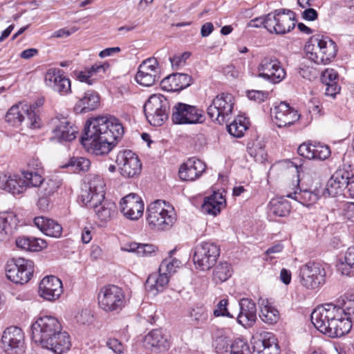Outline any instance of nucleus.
Returning a JSON list of instances; mask_svg holds the SVG:
<instances>
[{
  "label": "nucleus",
  "mask_w": 354,
  "mask_h": 354,
  "mask_svg": "<svg viewBox=\"0 0 354 354\" xmlns=\"http://www.w3.org/2000/svg\"><path fill=\"white\" fill-rule=\"evenodd\" d=\"M124 134V128L115 117L88 120L81 136L82 145L96 155L109 153Z\"/></svg>",
  "instance_id": "f257e3e1"
},
{
  "label": "nucleus",
  "mask_w": 354,
  "mask_h": 354,
  "mask_svg": "<svg viewBox=\"0 0 354 354\" xmlns=\"http://www.w3.org/2000/svg\"><path fill=\"white\" fill-rule=\"evenodd\" d=\"M31 330L32 339L42 348L55 354H62L70 349V337L66 332L62 330V325L55 317L46 315L39 317L32 324Z\"/></svg>",
  "instance_id": "f03ea898"
},
{
  "label": "nucleus",
  "mask_w": 354,
  "mask_h": 354,
  "mask_svg": "<svg viewBox=\"0 0 354 354\" xmlns=\"http://www.w3.org/2000/svg\"><path fill=\"white\" fill-rule=\"evenodd\" d=\"M344 310L339 306L328 303L317 307L311 313V322L321 333L330 337L348 333L349 322H342Z\"/></svg>",
  "instance_id": "7ed1b4c3"
},
{
  "label": "nucleus",
  "mask_w": 354,
  "mask_h": 354,
  "mask_svg": "<svg viewBox=\"0 0 354 354\" xmlns=\"http://www.w3.org/2000/svg\"><path fill=\"white\" fill-rule=\"evenodd\" d=\"M104 186L103 180L95 176L88 182V188L81 195L84 204L93 208L102 222L110 221L117 212L115 203L105 198Z\"/></svg>",
  "instance_id": "20e7f679"
},
{
  "label": "nucleus",
  "mask_w": 354,
  "mask_h": 354,
  "mask_svg": "<svg viewBox=\"0 0 354 354\" xmlns=\"http://www.w3.org/2000/svg\"><path fill=\"white\" fill-rule=\"evenodd\" d=\"M164 201L151 203L147 209V221L151 228L158 230H169L176 221L174 208L165 209Z\"/></svg>",
  "instance_id": "39448f33"
},
{
  "label": "nucleus",
  "mask_w": 354,
  "mask_h": 354,
  "mask_svg": "<svg viewBox=\"0 0 354 354\" xmlns=\"http://www.w3.org/2000/svg\"><path fill=\"white\" fill-rule=\"evenodd\" d=\"M35 108L22 102L15 104L7 111L5 120L15 127H18L24 122L27 127L39 129L41 126V120L34 110Z\"/></svg>",
  "instance_id": "423d86ee"
},
{
  "label": "nucleus",
  "mask_w": 354,
  "mask_h": 354,
  "mask_svg": "<svg viewBox=\"0 0 354 354\" xmlns=\"http://www.w3.org/2000/svg\"><path fill=\"white\" fill-rule=\"evenodd\" d=\"M170 104L169 100L161 94L151 95L143 106V111L151 125L160 127L169 118Z\"/></svg>",
  "instance_id": "0eeeda50"
},
{
  "label": "nucleus",
  "mask_w": 354,
  "mask_h": 354,
  "mask_svg": "<svg viewBox=\"0 0 354 354\" xmlns=\"http://www.w3.org/2000/svg\"><path fill=\"white\" fill-rule=\"evenodd\" d=\"M235 99L229 93L218 94L207 108V113L215 123L223 124L227 123L234 111Z\"/></svg>",
  "instance_id": "6e6552de"
},
{
  "label": "nucleus",
  "mask_w": 354,
  "mask_h": 354,
  "mask_svg": "<svg viewBox=\"0 0 354 354\" xmlns=\"http://www.w3.org/2000/svg\"><path fill=\"white\" fill-rule=\"evenodd\" d=\"M97 299L100 308L106 313H119L125 306L124 293L115 285L102 287Z\"/></svg>",
  "instance_id": "1a4fd4ad"
},
{
  "label": "nucleus",
  "mask_w": 354,
  "mask_h": 354,
  "mask_svg": "<svg viewBox=\"0 0 354 354\" xmlns=\"http://www.w3.org/2000/svg\"><path fill=\"white\" fill-rule=\"evenodd\" d=\"M296 14L291 10L280 8L268 13V27L270 33L285 35L296 26Z\"/></svg>",
  "instance_id": "9d476101"
},
{
  "label": "nucleus",
  "mask_w": 354,
  "mask_h": 354,
  "mask_svg": "<svg viewBox=\"0 0 354 354\" xmlns=\"http://www.w3.org/2000/svg\"><path fill=\"white\" fill-rule=\"evenodd\" d=\"M220 256V247L215 243L205 241L198 244L194 250L193 261L202 270H208Z\"/></svg>",
  "instance_id": "9b49d317"
},
{
  "label": "nucleus",
  "mask_w": 354,
  "mask_h": 354,
  "mask_svg": "<svg viewBox=\"0 0 354 354\" xmlns=\"http://www.w3.org/2000/svg\"><path fill=\"white\" fill-rule=\"evenodd\" d=\"M33 266V262L30 260L24 258L12 259L6 265V277L16 284H24L32 276Z\"/></svg>",
  "instance_id": "f8f14e48"
},
{
  "label": "nucleus",
  "mask_w": 354,
  "mask_h": 354,
  "mask_svg": "<svg viewBox=\"0 0 354 354\" xmlns=\"http://www.w3.org/2000/svg\"><path fill=\"white\" fill-rule=\"evenodd\" d=\"M257 75L272 84H278L283 80L286 76V72L280 61L274 56L263 57L257 68Z\"/></svg>",
  "instance_id": "ddd939ff"
},
{
  "label": "nucleus",
  "mask_w": 354,
  "mask_h": 354,
  "mask_svg": "<svg viewBox=\"0 0 354 354\" xmlns=\"http://www.w3.org/2000/svg\"><path fill=\"white\" fill-rule=\"evenodd\" d=\"M300 281L308 289H315L325 282L326 272L320 263L308 262L299 270Z\"/></svg>",
  "instance_id": "4468645a"
},
{
  "label": "nucleus",
  "mask_w": 354,
  "mask_h": 354,
  "mask_svg": "<svg viewBox=\"0 0 354 354\" xmlns=\"http://www.w3.org/2000/svg\"><path fill=\"white\" fill-rule=\"evenodd\" d=\"M171 119L175 124H184L202 123L205 118L202 110L178 102L173 108Z\"/></svg>",
  "instance_id": "2eb2a0df"
},
{
  "label": "nucleus",
  "mask_w": 354,
  "mask_h": 354,
  "mask_svg": "<svg viewBox=\"0 0 354 354\" xmlns=\"http://www.w3.org/2000/svg\"><path fill=\"white\" fill-rule=\"evenodd\" d=\"M2 348L8 354H22L24 352L25 337L22 330L17 326H10L1 337Z\"/></svg>",
  "instance_id": "dca6fc26"
},
{
  "label": "nucleus",
  "mask_w": 354,
  "mask_h": 354,
  "mask_svg": "<svg viewBox=\"0 0 354 354\" xmlns=\"http://www.w3.org/2000/svg\"><path fill=\"white\" fill-rule=\"evenodd\" d=\"M116 163L120 174L126 178H133L140 174L142 163L138 156L131 150L120 151L116 157Z\"/></svg>",
  "instance_id": "f3484780"
},
{
  "label": "nucleus",
  "mask_w": 354,
  "mask_h": 354,
  "mask_svg": "<svg viewBox=\"0 0 354 354\" xmlns=\"http://www.w3.org/2000/svg\"><path fill=\"white\" fill-rule=\"evenodd\" d=\"M50 125L53 134L52 138L59 142L73 140L78 133L77 127L71 123L67 118L63 116L52 118Z\"/></svg>",
  "instance_id": "a211bd4d"
},
{
  "label": "nucleus",
  "mask_w": 354,
  "mask_h": 354,
  "mask_svg": "<svg viewBox=\"0 0 354 354\" xmlns=\"http://www.w3.org/2000/svg\"><path fill=\"white\" fill-rule=\"evenodd\" d=\"M158 62L156 58L151 57L144 60L138 67L136 75V82L146 87L153 86L160 79Z\"/></svg>",
  "instance_id": "6ab92c4d"
},
{
  "label": "nucleus",
  "mask_w": 354,
  "mask_h": 354,
  "mask_svg": "<svg viewBox=\"0 0 354 354\" xmlns=\"http://www.w3.org/2000/svg\"><path fill=\"white\" fill-rule=\"evenodd\" d=\"M44 83L47 87L61 95L71 92V81L59 68H50L44 75Z\"/></svg>",
  "instance_id": "aec40b11"
},
{
  "label": "nucleus",
  "mask_w": 354,
  "mask_h": 354,
  "mask_svg": "<svg viewBox=\"0 0 354 354\" xmlns=\"http://www.w3.org/2000/svg\"><path fill=\"white\" fill-rule=\"evenodd\" d=\"M271 113L274 115V123L279 128L289 127L298 121L300 118L297 111L286 102L274 104Z\"/></svg>",
  "instance_id": "412c9836"
},
{
  "label": "nucleus",
  "mask_w": 354,
  "mask_h": 354,
  "mask_svg": "<svg viewBox=\"0 0 354 354\" xmlns=\"http://www.w3.org/2000/svg\"><path fill=\"white\" fill-rule=\"evenodd\" d=\"M120 211L125 217L130 220H138L144 212V203L136 194L131 193L122 198Z\"/></svg>",
  "instance_id": "4be33fe9"
},
{
  "label": "nucleus",
  "mask_w": 354,
  "mask_h": 354,
  "mask_svg": "<svg viewBox=\"0 0 354 354\" xmlns=\"http://www.w3.org/2000/svg\"><path fill=\"white\" fill-rule=\"evenodd\" d=\"M62 292V283L55 276L45 277L39 286V295L48 301H54L58 299Z\"/></svg>",
  "instance_id": "5701e85b"
},
{
  "label": "nucleus",
  "mask_w": 354,
  "mask_h": 354,
  "mask_svg": "<svg viewBox=\"0 0 354 354\" xmlns=\"http://www.w3.org/2000/svg\"><path fill=\"white\" fill-rule=\"evenodd\" d=\"M205 164L194 157L189 158L179 168L178 176L182 180L193 181L205 171Z\"/></svg>",
  "instance_id": "b1692460"
},
{
  "label": "nucleus",
  "mask_w": 354,
  "mask_h": 354,
  "mask_svg": "<svg viewBox=\"0 0 354 354\" xmlns=\"http://www.w3.org/2000/svg\"><path fill=\"white\" fill-rule=\"evenodd\" d=\"M144 346L155 352H164L170 347L169 336L162 329H153L145 335Z\"/></svg>",
  "instance_id": "393cba45"
},
{
  "label": "nucleus",
  "mask_w": 354,
  "mask_h": 354,
  "mask_svg": "<svg viewBox=\"0 0 354 354\" xmlns=\"http://www.w3.org/2000/svg\"><path fill=\"white\" fill-rule=\"evenodd\" d=\"M238 322L244 327L253 326L257 319V308L254 302L248 298H243L239 302Z\"/></svg>",
  "instance_id": "a878e982"
},
{
  "label": "nucleus",
  "mask_w": 354,
  "mask_h": 354,
  "mask_svg": "<svg viewBox=\"0 0 354 354\" xmlns=\"http://www.w3.org/2000/svg\"><path fill=\"white\" fill-rule=\"evenodd\" d=\"M348 176L345 171H336L326 183L325 191L328 195L335 197L342 194L346 188Z\"/></svg>",
  "instance_id": "bb28decb"
},
{
  "label": "nucleus",
  "mask_w": 354,
  "mask_h": 354,
  "mask_svg": "<svg viewBox=\"0 0 354 354\" xmlns=\"http://www.w3.org/2000/svg\"><path fill=\"white\" fill-rule=\"evenodd\" d=\"M192 82V76L188 74L176 73L165 77L161 84L168 91H180L189 86Z\"/></svg>",
  "instance_id": "cd10ccee"
},
{
  "label": "nucleus",
  "mask_w": 354,
  "mask_h": 354,
  "mask_svg": "<svg viewBox=\"0 0 354 354\" xmlns=\"http://www.w3.org/2000/svg\"><path fill=\"white\" fill-rule=\"evenodd\" d=\"M1 188L12 195L22 194L26 189V182L19 175L0 177Z\"/></svg>",
  "instance_id": "c85d7f7f"
},
{
  "label": "nucleus",
  "mask_w": 354,
  "mask_h": 354,
  "mask_svg": "<svg viewBox=\"0 0 354 354\" xmlns=\"http://www.w3.org/2000/svg\"><path fill=\"white\" fill-rule=\"evenodd\" d=\"M100 106V97L93 91L84 93L83 97H80L74 106L76 113H86L93 111Z\"/></svg>",
  "instance_id": "c756f323"
},
{
  "label": "nucleus",
  "mask_w": 354,
  "mask_h": 354,
  "mask_svg": "<svg viewBox=\"0 0 354 354\" xmlns=\"http://www.w3.org/2000/svg\"><path fill=\"white\" fill-rule=\"evenodd\" d=\"M34 223L46 236L59 238L62 235V225L53 219L38 216L35 218Z\"/></svg>",
  "instance_id": "7c9ffc66"
},
{
  "label": "nucleus",
  "mask_w": 354,
  "mask_h": 354,
  "mask_svg": "<svg viewBox=\"0 0 354 354\" xmlns=\"http://www.w3.org/2000/svg\"><path fill=\"white\" fill-rule=\"evenodd\" d=\"M225 205V199L219 192H214L211 196L204 199L201 209L204 213L216 216L221 212Z\"/></svg>",
  "instance_id": "2f4dec72"
},
{
  "label": "nucleus",
  "mask_w": 354,
  "mask_h": 354,
  "mask_svg": "<svg viewBox=\"0 0 354 354\" xmlns=\"http://www.w3.org/2000/svg\"><path fill=\"white\" fill-rule=\"evenodd\" d=\"M320 46L319 55L322 64H329L336 56L337 47L335 42L327 36L319 35Z\"/></svg>",
  "instance_id": "473e14b6"
},
{
  "label": "nucleus",
  "mask_w": 354,
  "mask_h": 354,
  "mask_svg": "<svg viewBox=\"0 0 354 354\" xmlns=\"http://www.w3.org/2000/svg\"><path fill=\"white\" fill-rule=\"evenodd\" d=\"M169 278L167 274L162 272H159V274L153 273L150 274L145 284L146 290L156 295L159 292L163 291L165 287L169 283Z\"/></svg>",
  "instance_id": "72a5a7b5"
},
{
  "label": "nucleus",
  "mask_w": 354,
  "mask_h": 354,
  "mask_svg": "<svg viewBox=\"0 0 354 354\" xmlns=\"http://www.w3.org/2000/svg\"><path fill=\"white\" fill-rule=\"evenodd\" d=\"M260 313L259 317L261 320L268 324H274L279 319V311L273 307L267 299L260 298L258 301Z\"/></svg>",
  "instance_id": "f704fd0d"
},
{
  "label": "nucleus",
  "mask_w": 354,
  "mask_h": 354,
  "mask_svg": "<svg viewBox=\"0 0 354 354\" xmlns=\"http://www.w3.org/2000/svg\"><path fill=\"white\" fill-rule=\"evenodd\" d=\"M18 222L17 215L12 212H0V241H3L12 233Z\"/></svg>",
  "instance_id": "c9c22d12"
},
{
  "label": "nucleus",
  "mask_w": 354,
  "mask_h": 354,
  "mask_svg": "<svg viewBox=\"0 0 354 354\" xmlns=\"http://www.w3.org/2000/svg\"><path fill=\"white\" fill-rule=\"evenodd\" d=\"M109 65L108 64H95L84 71L79 73L77 79L82 82H86L89 85L93 84L98 75L104 73Z\"/></svg>",
  "instance_id": "e433bc0d"
},
{
  "label": "nucleus",
  "mask_w": 354,
  "mask_h": 354,
  "mask_svg": "<svg viewBox=\"0 0 354 354\" xmlns=\"http://www.w3.org/2000/svg\"><path fill=\"white\" fill-rule=\"evenodd\" d=\"M319 50H321L319 35H313L308 39L304 47L307 58L317 64H322Z\"/></svg>",
  "instance_id": "4c0bfd02"
},
{
  "label": "nucleus",
  "mask_w": 354,
  "mask_h": 354,
  "mask_svg": "<svg viewBox=\"0 0 354 354\" xmlns=\"http://www.w3.org/2000/svg\"><path fill=\"white\" fill-rule=\"evenodd\" d=\"M270 214L284 217L289 214L291 209L290 203L283 197L272 198L268 205Z\"/></svg>",
  "instance_id": "58836bf2"
},
{
  "label": "nucleus",
  "mask_w": 354,
  "mask_h": 354,
  "mask_svg": "<svg viewBox=\"0 0 354 354\" xmlns=\"http://www.w3.org/2000/svg\"><path fill=\"white\" fill-rule=\"evenodd\" d=\"M124 251L136 253L142 257H150L156 254L157 247L152 244H143L136 242L129 243L122 248Z\"/></svg>",
  "instance_id": "ea45409f"
},
{
  "label": "nucleus",
  "mask_w": 354,
  "mask_h": 354,
  "mask_svg": "<svg viewBox=\"0 0 354 354\" xmlns=\"http://www.w3.org/2000/svg\"><path fill=\"white\" fill-rule=\"evenodd\" d=\"M287 197L293 198L304 205L308 206L315 203L319 199V194L315 191L299 189V192L296 190L293 193L287 194Z\"/></svg>",
  "instance_id": "a19ab883"
},
{
  "label": "nucleus",
  "mask_w": 354,
  "mask_h": 354,
  "mask_svg": "<svg viewBox=\"0 0 354 354\" xmlns=\"http://www.w3.org/2000/svg\"><path fill=\"white\" fill-rule=\"evenodd\" d=\"M227 131L236 138H241L248 129V122L245 117L237 115L234 120L227 125Z\"/></svg>",
  "instance_id": "79ce46f5"
},
{
  "label": "nucleus",
  "mask_w": 354,
  "mask_h": 354,
  "mask_svg": "<svg viewBox=\"0 0 354 354\" xmlns=\"http://www.w3.org/2000/svg\"><path fill=\"white\" fill-rule=\"evenodd\" d=\"M337 269L344 275L354 274V245L347 249L344 260L337 265Z\"/></svg>",
  "instance_id": "37998d69"
},
{
  "label": "nucleus",
  "mask_w": 354,
  "mask_h": 354,
  "mask_svg": "<svg viewBox=\"0 0 354 354\" xmlns=\"http://www.w3.org/2000/svg\"><path fill=\"white\" fill-rule=\"evenodd\" d=\"M91 166V162L88 158L84 157H72L67 164L63 167L71 168L74 173L86 172Z\"/></svg>",
  "instance_id": "c03bdc74"
},
{
  "label": "nucleus",
  "mask_w": 354,
  "mask_h": 354,
  "mask_svg": "<svg viewBox=\"0 0 354 354\" xmlns=\"http://www.w3.org/2000/svg\"><path fill=\"white\" fill-rule=\"evenodd\" d=\"M232 274V268L227 262H221L214 269L213 279L216 283L227 281Z\"/></svg>",
  "instance_id": "a18cd8bd"
},
{
  "label": "nucleus",
  "mask_w": 354,
  "mask_h": 354,
  "mask_svg": "<svg viewBox=\"0 0 354 354\" xmlns=\"http://www.w3.org/2000/svg\"><path fill=\"white\" fill-rule=\"evenodd\" d=\"M21 174L22 178L26 182V187H37L43 183L44 178L39 171H23Z\"/></svg>",
  "instance_id": "49530a36"
},
{
  "label": "nucleus",
  "mask_w": 354,
  "mask_h": 354,
  "mask_svg": "<svg viewBox=\"0 0 354 354\" xmlns=\"http://www.w3.org/2000/svg\"><path fill=\"white\" fill-rule=\"evenodd\" d=\"M190 317L197 327L200 328L206 322L208 318L207 311L201 307L193 308Z\"/></svg>",
  "instance_id": "de8ad7c7"
},
{
  "label": "nucleus",
  "mask_w": 354,
  "mask_h": 354,
  "mask_svg": "<svg viewBox=\"0 0 354 354\" xmlns=\"http://www.w3.org/2000/svg\"><path fill=\"white\" fill-rule=\"evenodd\" d=\"M181 262L176 259H164L159 267V272H165L167 274L174 273L176 268H179Z\"/></svg>",
  "instance_id": "09e8293b"
},
{
  "label": "nucleus",
  "mask_w": 354,
  "mask_h": 354,
  "mask_svg": "<svg viewBox=\"0 0 354 354\" xmlns=\"http://www.w3.org/2000/svg\"><path fill=\"white\" fill-rule=\"evenodd\" d=\"M62 182L59 179L56 178H51L42 185V193L46 196H51L56 192L60 187Z\"/></svg>",
  "instance_id": "8fccbe9b"
},
{
  "label": "nucleus",
  "mask_w": 354,
  "mask_h": 354,
  "mask_svg": "<svg viewBox=\"0 0 354 354\" xmlns=\"http://www.w3.org/2000/svg\"><path fill=\"white\" fill-rule=\"evenodd\" d=\"M330 155V150L326 145L319 142H315L313 160H324L327 159Z\"/></svg>",
  "instance_id": "3c124183"
},
{
  "label": "nucleus",
  "mask_w": 354,
  "mask_h": 354,
  "mask_svg": "<svg viewBox=\"0 0 354 354\" xmlns=\"http://www.w3.org/2000/svg\"><path fill=\"white\" fill-rule=\"evenodd\" d=\"M345 306L342 308L344 310V315L342 316V322H349L348 333L350 331L352 324L354 323V301H349L345 303Z\"/></svg>",
  "instance_id": "603ef678"
},
{
  "label": "nucleus",
  "mask_w": 354,
  "mask_h": 354,
  "mask_svg": "<svg viewBox=\"0 0 354 354\" xmlns=\"http://www.w3.org/2000/svg\"><path fill=\"white\" fill-rule=\"evenodd\" d=\"M250 348L246 342L241 339H235L230 346V354H249Z\"/></svg>",
  "instance_id": "864d4df0"
},
{
  "label": "nucleus",
  "mask_w": 354,
  "mask_h": 354,
  "mask_svg": "<svg viewBox=\"0 0 354 354\" xmlns=\"http://www.w3.org/2000/svg\"><path fill=\"white\" fill-rule=\"evenodd\" d=\"M314 148L315 142H304L298 147L297 152L301 156L313 160Z\"/></svg>",
  "instance_id": "5fc2aeb1"
},
{
  "label": "nucleus",
  "mask_w": 354,
  "mask_h": 354,
  "mask_svg": "<svg viewBox=\"0 0 354 354\" xmlns=\"http://www.w3.org/2000/svg\"><path fill=\"white\" fill-rule=\"evenodd\" d=\"M227 304H228V300L227 299H221L217 304L216 308L214 310V315L216 317L223 316V317H227L230 318L234 317V315H232L227 310Z\"/></svg>",
  "instance_id": "6e6d98bb"
},
{
  "label": "nucleus",
  "mask_w": 354,
  "mask_h": 354,
  "mask_svg": "<svg viewBox=\"0 0 354 354\" xmlns=\"http://www.w3.org/2000/svg\"><path fill=\"white\" fill-rule=\"evenodd\" d=\"M248 153L254 158L257 162H263L266 160V153L261 146H253L248 147Z\"/></svg>",
  "instance_id": "4d7b16f0"
},
{
  "label": "nucleus",
  "mask_w": 354,
  "mask_h": 354,
  "mask_svg": "<svg viewBox=\"0 0 354 354\" xmlns=\"http://www.w3.org/2000/svg\"><path fill=\"white\" fill-rule=\"evenodd\" d=\"M271 335L268 337H263L260 338H256L253 339L252 344V354H261L265 349V346L268 343V340L270 339Z\"/></svg>",
  "instance_id": "13d9d810"
},
{
  "label": "nucleus",
  "mask_w": 354,
  "mask_h": 354,
  "mask_svg": "<svg viewBox=\"0 0 354 354\" xmlns=\"http://www.w3.org/2000/svg\"><path fill=\"white\" fill-rule=\"evenodd\" d=\"M190 53L185 52L180 55H175L169 58L173 69H178L180 66L185 63V61L189 57Z\"/></svg>",
  "instance_id": "bf43d9fd"
},
{
  "label": "nucleus",
  "mask_w": 354,
  "mask_h": 354,
  "mask_svg": "<svg viewBox=\"0 0 354 354\" xmlns=\"http://www.w3.org/2000/svg\"><path fill=\"white\" fill-rule=\"evenodd\" d=\"M268 92L252 90L247 92V96L250 100H253L257 103L263 102L267 99Z\"/></svg>",
  "instance_id": "052dcab7"
},
{
  "label": "nucleus",
  "mask_w": 354,
  "mask_h": 354,
  "mask_svg": "<svg viewBox=\"0 0 354 354\" xmlns=\"http://www.w3.org/2000/svg\"><path fill=\"white\" fill-rule=\"evenodd\" d=\"M342 214L345 219L354 222V203L344 204L342 208Z\"/></svg>",
  "instance_id": "680f3d73"
},
{
  "label": "nucleus",
  "mask_w": 354,
  "mask_h": 354,
  "mask_svg": "<svg viewBox=\"0 0 354 354\" xmlns=\"http://www.w3.org/2000/svg\"><path fill=\"white\" fill-rule=\"evenodd\" d=\"M337 77L338 74L335 70L327 68L323 72L322 80L324 84L337 83L335 80Z\"/></svg>",
  "instance_id": "e2e57ef3"
},
{
  "label": "nucleus",
  "mask_w": 354,
  "mask_h": 354,
  "mask_svg": "<svg viewBox=\"0 0 354 354\" xmlns=\"http://www.w3.org/2000/svg\"><path fill=\"white\" fill-rule=\"evenodd\" d=\"M30 252H37L41 250L43 248L46 247V243L45 241L41 239H37L35 237L30 236Z\"/></svg>",
  "instance_id": "0e129e2a"
},
{
  "label": "nucleus",
  "mask_w": 354,
  "mask_h": 354,
  "mask_svg": "<svg viewBox=\"0 0 354 354\" xmlns=\"http://www.w3.org/2000/svg\"><path fill=\"white\" fill-rule=\"evenodd\" d=\"M268 20V14L260 17H257L250 21L249 26L252 28H260L261 26H263L269 32H270V28H268L267 26V21Z\"/></svg>",
  "instance_id": "69168bd1"
},
{
  "label": "nucleus",
  "mask_w": 354,
  "mask_h": 354,
  "mask_svg": "<svg viewBox=\"0 0 354 354\" xmlns=\"http://www.w3.org/2000/svg\"><path fill=\"white\" fill-rule=\"evenodd\" d=\"M109 348L113 350L115 353L120 354L123 351L122 344L115 338H110L106 343Z\"/></svg>",
  "instance_id": "338daca9"
},
{
  "label": "nucleus",
  "mask_w": 354,
  "mask_h": 354,
  "mask_svg": "<svg viewBox=\"0 0 354 354\" xmlns=\"http://www.w3.org/2000/svg\"><path fill=\"white\" fill-rule=\"evenodd\" d=\"M261 354H278L277 345L273 337H270Z\"/></svg>",
  "instance_id": "774afa93"
}]
</instances>
